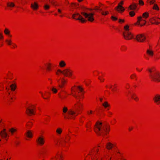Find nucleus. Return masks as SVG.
<instances>
[{
  "label": "nucleus",
  "instance_id": "f257e3e1",
  "mask_svg": "<svg viewBox=\"0 0 160 160\" xmlns=\"http://www.w3.org/2000/svg\"><path fill=\"white\" fill-rule=\"evenodd\" d=\"M101 148L100 146L94 148L85 158V160H111L113 156L109 157L108 155H104L103 157H99L98 153Z\"/></svg>",
  "mask_w": 160,
  "mask_h": 160
},
{
  "label": "nucleus",
  "instance_id": "f03ea898",
  "mask_svg": "<svg viewBox=\"0 0 160 160\" xmlns=\"http://www.w3.org/2000/svg\"><path fill=\"white\" fill-rule=\"evenodd\" d=\"M94 130L98 135H107L110 131V126L109 124H102V122H98L94 126Z\"/></svg>",
  "mask_w": 160,
  "mask_h": 160
},
{
  "label": "nucleus",
  "instance_id": "7ed1b4c3",
  "mask_svg": "<svg viewBox=\"0 0 160 160\" xmlns=\"http://www.w3.org/2000/svg\"><path fill=\"white\" fill-rule=\"evenodd\" d=\"M150 73V77L152 81L156 82H160V74L154 68L148 69Z\"/></svg>",
  "mask_w": 160,
  "mask_h": 160
},
{
  "label": "nucleus",
  "instance_id": "20e7f679",
  "mask_svg": "<svg viewBox=\"0 0 160 160\" xmlns=\"http://www.w3.org/2000/svg\"><path fill=\"white\" fill-rule=\"evenodd\" d=\"M37 106V104H29L26 109L25 112L26 114L29 116L35 115L36 112Z\"/></svg>",
  "mask_w": 160,
  "mask_h": 160
},
{
  "label": "nucleus",
  "instance_id": "39448f33",
  "mask_svg": "<svg viewBox=\"0 0 160 160\" xmlns=\"http://www.w3.org/2000/svg\"><path fill=\"white\" fill-rule=\"evenodd\" d=\"M4 33L6 35L8 36V38L5 41L7 44L10 46V48H14L17 47V45L12 42L11 38L12 35L10 34V31L8 28H5L4 31Z\"/></svg>",
  "mask_w": 160,
  "mask_h": 160
},
{
  "label": "nucleus",
  "instance_id": "423d86ee",
  "mask_svg": "<svg viewBox=\"0 0 160 160\" xmlns=\"http://www.w3.org/2000/svg\"><path fill=\"white\" fill-rule=\"evenodd\" d=\"M76 87L73 86L71 89L70 95L75 98L76 99H80L83 98L84 97V92H76Z\"/></svg>",
  "mask_w": 160,
  "mask_h": 160
},
{
  "label": "nucleus",
  "instance_id": "0eeeda50",
  "mask_svg": "<svg viewBox=\"0 0 160 160\" xmlns=\"http://www.w3.org/2000/svg\"><path fill=\"white\" fill-rule=\"evenodd\" d=\"M79 114V113L76 110L74 111L72 110H69L68 111V114L64 115V118L65 119H74Z\"/></svg>",
  "mask_w": 160,
  "mask_h": 160
},
{
  "label": "nucleus",
  "instance_id": "6e6552de",
  "mask_svg": "<svg viewBox=\"0 0 160 160\" xmlns=\"http://www.w3.org/2000/svg\"><path fill=\"white\" fill-rule=\"evenodd\" d=\"M73 108L77 112L80 114L83 109V104L80 101H77L74 104Z\"/></svg>",
  "mask_w": 160,
  "mask_h": 160
},
{
  "label": "nucleus",
  "instance_id": "1a4fd4ad",
  "mask_svg": "<svg viewBox=\"0 0 160 160\" xmlns=\"http://www.w3.org/2000/svg\"><path fill=\"white\" fill-rule=\"evenodd\" d=\"M81 13L82 15L85 18H87L88 21L92 22L94 21V18L93 16L95 14L94 12H93L88 13L87 12H82Z\"/></svg>",
  "mask_w": 160,
  "mask_h": 160
},
{
  "label": "nucleus",
  "instance_id": "9d476101",
  "mask_svg": "<svg viewBox=\"0 0 160 160\" xmlns=\"http://www.w3.org/2000/svg\"><path fill=\"white\" fill-rule=\"evenodd\" d=\"M124 38L126 40H129L133 38V34L130 32L124 31L123 32Z\"/></svg>",
  "mask_w": 160,
  "mask_h": 160
},
{
  "label": "nucleus",
  "instance_id": "9b49d317",
  "mask_svg": "<svg viewBox=\"0 0 160 160\" xmlns=\"http://www.w3.org/2000/svg\"><path fill=\"white\" fill-rule=\"evenodd\" d=\"M57 82L58 85V87L60 88H62L67 84V80L65 79L64 78H62L57 80Z\"/></svg>",
  "mask_w": 160,
  "mask_h": 160
},
{
  "label": "nucleus",
  "instance_id": "f8f14e48",
  "mask_svg": "<svg viewBox=\"0 0 160 160\" xmlns=\"http://www.w3.org/2000/svg\"><path fill=\"white\" fill-rule=\"evenodd\" d=\"M36 142L38 145L40 146H43L45 142L43 136H41L38 137L36 140Z\"/></svg>",
  "mask_w": 160,
  "mask_h": 160
},
{
  "label": "nucleus",
  "instance_id": "ddd939ff",
  "mask_svg": "<svg viewBox=\"0 0 160 160\" xmlns=\"http://www.w3.org/2000/svg\"><path fill=\"white\" fill-rule=\"evenodd\" d=\"M137 41L139 42H143L145 41L146 37L144 34H139L136 37Z\"/></svg>",
  "mask_w": 160,
  "mask_h": 160
},
{
  "label": "nucleus",
  "instance_id": "4468645a",
  "mask_svg": "<svg viewBox=\"0 0 160 160\" xmlns=\"http://www.w3.org/2000/svg\"><path fill=\"white\" fill-rule=\"evenodd\" d=\"M73 71L69 69H66L63 70V74L64 76L68 77H71L72 75Z\"/></svg>",
  "mask_w": 160,
  "mask_h": 160
},
{
  "label": "nucleus",
  "instance_id": "2eb2a0df",
  "mask_svg": "<svg viewBox=\"0 0 160 160\" xmlns=\"http://www.w3.org/2000/svg\"><path fill=\"white\" fill-rule=\"evenodd\" d=\"M152 100L156 105H160V94H155Z\"/></svg>",
  "mask_w": 160,
  "mask_h": 160
},
{
  "label": "nucleus",
  "instance_id": "dca6fc26",
  "mask_svg": "<svg viewBox=\"0 0 160 160\" xmlns=\"http://www.w3.org/2000/svg\"><path fill=\"white\" fill-rule=\"evenodd\" d=\"M25 135L26 137V140H29L32 139L33 137V134L32 131L30 130H28L25 133Z\"/></svg>",
  "mask_w": 160,
  "mask_h": 160
},
{
  "label": "nucleus",
  "instance_id": "f3484780",
  "mask_svg": "<svg viewBox=\"0 0 160 160\" xmlns=\"http://www.w3.org/2000/svg\"><path fill=\"white\" fill-rule=\"evenodd\" d=\"M116 144L115 143H111V142H107L106 145V148L108 150H112L116 148Z\"/></svg>",
  "mask_w": 160,
  "mask_h": 160
},
{
  "label": "nucleus",
  "instance_id": "a211bd4d",
  "mask_svg": "<svg viewBox=\"0 0 160 160\" xmlns=\"http://www.w3.org/2000/svg\"><path fill=\"white\" fill-rule=\"evenodd\" d=\"M46 66V71L48 73L52 72L53 70V65L50 62L46 63L45 65Z\"/></svg>",
  "mask_w": 160,
  "mask_h": 160
},
{
  "label": "nucleus",
  "instance_id": "6ab92c4d",
  "mask_svg": "<svg viewBox=\"0 0 160 160\" xmlns=\"http://www.w3.org/2000/svg\"><path fill=\"white\" fill-rule=\"evenodd\" d=\"M149 21L152 24L158 25L160 23V19L156 17L151 18Z\"/></svg>",
  "mask_w": 160,
  "mask_h": 160
},
{
  "label": "nucleus",
  "instance_id": "aec40b11",
  "mask_svg": "<svg viewBox=\"0 0 160 160\" xmlns=\"http://www.w3.org/2000/svg\"><path fill=\"white\" fill-rule=\"evenodd\" d=\"M6 83L8 85L12 91H14L16 88V85L14 83H12L9 80L6 81Z\"/></svg>",
  "mask_w": 160,
  "mask_h": 160
},
{
  "label": "nucleus",
  "instance_id": "412c9836",
  "mask_svg": "<svg viewBox=\"0 0 160 160\" xmlns=\"http://www.w3.org/2000/svg\"><path fill=\"white\" fill-rule=\"evenodd\" d=\"M31 8L34 11H37L39 8V5L38 2H34L31 4Z\"/></svg>",
  "mask_w": 160,
  "mask_h": 160
},
{
  "label": "nucleus",
  "instance_id": "4be33fe9",
  "mask_svg": "<svg viewBox=\"0 0 160 160\" xmlns=\"http://www.w3.org/2000/svg\"><path fill=\"white\" fill-rule=\"evenodd\" d=\"M68 94H67L66 92L63 93L60 92L58 94L59 98L61 100H63L66 98L68 96Z\"/></svg>",
  "mask_w": 160,
  "mask_h": 160
},
{
  "label": "nucleus",
  "instance_id": "5701e85b",
  "mask_svg": "<svg viewBox=\"0 0 160 160\" xmlns=\"http://www.w3.org/2000/svg\"><path fill=\"white\" fill-rule=\"evenodd\" d=\"M115 10L118 12L122 13L123 12L125 11V9L124 7L120 5H118L115 8Z\"/></svg>",
  "mask_w": 160,
  "mask_h": 160
},
{
  "label": "nucleus",
  "instance_id": "b1692460",
  "mask_svg": "<svg viewBox=\"0 0 160 160\" xmlns=\"http://www.w3.org/2000/svg\"><path fill=\"white\" fill-rule=\"evenodd\" d=\"M5 129H4L0 132V136L2 138H5L7 140V137L8 136V134L6 132Z\"/></svg>",
  "mask_w": 160,
  "mask_h": 160
},
{
  "label": "nucleus",
  "instance_id": "393cba45",
  "mask_svg": "<svg viewBox=\"0 0 160 160\" xmlns=\"http://www.w3.org/2000/svg\"><path fill=\"white\" fill-rule=\"evenodd\" d=\"M138 4L134 2H133L128 8V10H135L137 8Z\"/></svg>",
  "mask_w": 160,
  "mask_h": 160
},
{
  "label": "nucleus",
  "instance_id": "a878e982",
  "mask_svg": "<svg viewBox=\"0 0 160 160\" xmlns=\"http://www.w3.org/2000/svg\"><path fill=\"white\" fill-rule=\"evenodd\" d=\"M60 145L62 147L65 148L66 149L68 148L70 146L69 142H66L64 140L61 142Z\"/></svg>",
  "mask_w": 160,
  "mask_h": 160
},
{
  "label": "nucleus",
  "instance_id": "bb28decb",
  "mask_svg": "<svg viewBox=\"0 0 160 160\" xmlns=\"http://www.w3.org/2000/svg\"><path fill=\"white\" fill-rule=\"evenodd\" d=\"M39 93L41 94L42 97L44 99H48L49 98V93L48 92H45L44 94L41 92Z\"/></svg>",
  "mask_w": 160,
  "mask_h": 160
},
{
  "label": "nucleus",
  "instance_id": "cd10ccee",
  "mask_svg": "<svg viewBox=\"0 0 160 160\" xmlns=\"http://www.w3.org/2000/svg\"><path fill=\"white\" fill-rule=\"evenodd\" d=\"M91 122L90 121L88 122L86 125V128H87L86 131L87 132H91L92 131L91 125Z\"/></svg>",
  "mask_w": 160,
  "mask_h": 160
},
{
  "label": "nucleus",
  "instance_id": "c85d7f7f",
  "mask_svg": "<svg viewBox=\"0 0 160 160\" xmlns=\"http://www.w3.org/2000/svg\"><path fill=\"white\" fill-rule=\"evenodd\" d=\"M57 160H63L62 156L61 153H58L55 156Z\"/></svg>",
  "mask_w": 160,
  "mask_h": 160
},
{
  "label": "nucleus",
  "instance_id": "c756f323",
  "mask_svg": "<svg viewBox=\"0 0 160 160\" xmlns=\"http://www.w3.org/2000/svg\"><path fill=\"white\" fill-rule=\"evenodd\" d=\"M147 54L150 57H153L154 55L153 52L150 49H148L146 51Z\"/></svg>",
  "mask_w": 160,
  "mask_h": 160
},
{
  "label": "nucleus",
  "instance_id": "7c9ffc66",
  "mask_svg": "<svg viewBox=\"0 0 160 160\" xmlns=\"http://www.w3.org/2000/svg\"><path fill=\"white\" fill-rule=\"evenodd\" d=\"M104 75L102 73H99L98 77V79L100 80V82H104Z\"/></svg>",
  "mask_w": 160,
  "mask_h": 160
},
{
  "label": "nucleus",
  "instance_id": "2f4dec72",
  "mask_svg": "<svg viewBox=\"0 0 160 160\" xmlns=\"http://www.w3.org/2000/svg\"><path fill=\"white\" fill-rule=\"evenodd\" d=\"M66 65L65 62L63 60L60 61L59 62V66L61 68L65 67Z\"/></svg>",
  "mask_w": 160,
  "mask_h": 160
},
{
  "label": "nucleus",
  "instance_id": "473e14b6",
  "mask_svg": "<svg viewBox=\"0 0 160 160\" xmlns=\"http://www.w3.org/2000/svg\"><path fill=\"white\" fill-rule=\"evenodd\" d=\"M33 125L32 122L31 121H28L26 124V127L27 129H30Z\"/></svg>",
  "mask_w": 160,
  "mask_h": 160
},
{
  "label": "nucleus",
  "instance_id": "72a5a7b5",
  "mask_svg": "<svg viewBox=\"0 0 160 160\" xmlns=\"http://www.w3.org/2000/svg\"><path fill=\"white\" fill-rule=\"evenodd\" d=\"M62 132V129L61 128H58L56 130V133L57 135H60Z\"/></svg>",
  "mask_w": 160,
  "mask_h": 160
},
{
  "label": "nucleus",
  "instance_id": "f704fd0d",
  "mask_svg": "<svg viewBox=\"0 0 160 160\" xmlns=\"http://www.w3.org/2000/svg\"><path fill=\"white\" fill-rule=\"evenodd\" d=\"M81 16L79 13L74 14L72 15V18L74 19L78 20Z\"/></svg>",
  "mask_w": 160,
  "mask_h": 160
},
{
  "label": "nucleus",
  "instance_id": "c9c22d12",
  "mask_svg": "<svg viewBox=\"0 0 160 160\" xmlns=\"http://www.w3.org/2000/svg\"><path fill=\"white\" fill-rule=\"evenodd\" d=\"M76 92H83V89L81 87L79 86L77 87H76Z\"/></svg>",
  "mask_w": 160,
  "mask_h": 160
},
{
  "label": "nucleus",
  "instance_id": "e433bc0d",
  "mask_svg": "<svg viewBox=\"0 0 160 160\" xmlns=\"http://www.w3.org/2000/svg\"><path fill=\"white\" fill-rule=\"evenodd\" d=\"M4 37L2 32L0 30V47L2 46V41Z\"/></svg>",
  "mask_w": 160,
  "mask_h": 160
},
{
  "label": "nucleus",
  "instance_id": "4c0bfd02",
  "mask_svg": "<svg viewBox=\"0 0 160 160\" xmlns=\"http://www.w3.org/2000/svg\"><path fill=\"white\" fill-rule=\"evenodd\" d=\"M102 106H103L105 108H107L108 107H110V104L107 101L105 102L104 103L102 104Z\"/></svg>",
  "mask_w": 160,
  "mask_h": 160
},
{
  "label": "nucleus",
  "instance_id": "58836bf2",
  "mask_svg": "<svg viewBox=\"0 0 160 160\" xmlns=\"http://www.w3.org/2000/svg\"><path fill=\"white\" fill-rule=\"evenodd\" d=\"M51 90L53 94H56L58 92V89L55 87L53 86L51 88Z\"/></svg>",
  "mask_w": 160,
  "mask_h": 160
},
{
  "label": "nucleus",
  "instance_id": "ea45409f",
  "mask_svg": "<svg viewBox=\"0 0 160 160\" xmlns=\"http://www.w3.org/2000/svg\"><path fill=\"white\" fill-rule=\"evenodd\" d=\"M112 91L113 92H115L117 91V85L116 84H114L113 85H112Z\"/></svg>",
  "mask_w": 160,
  "mask_h": 160
},
{
  "label": "nucleus",
  "instance_id": "a19ab883",
  "mask_svg": "<svg viewBox=\"0 0 160 160\" xmlns=\"http://www.w3.org/2000/svg\"><path fill=\"white\" fill-rule=\"evenodd\" d=\"M61 74H63V71L60 69H58L55 72V74L58 76H60Z\"/></svg>",
  "mask_w": 160,
  "mask_h": 160
},
{
  "label": "nucleus",
  "instance_id": "79ce46f5",
  "mask_svg": "<svg viewBox=\"0 0 160 160\" xmlns=\"http://www.w3.org/2000/svg\"><path fill=\"white\" fill-rule=\"evenodd\" d=\"M146 21L145 20H143V24H141L140 23V22L139 21H137V22L135 23V25H140V26L142 27L144 25H145L146 24Z\"/></svg>",
  "mask_w": 160,
  "mask_h": 160
},
{
  "label": "nucleus",
  "instance_id": "37998d69",
  "mask_svg": "<svg viewBox=\"0 0 160 160\" xmlns=\"http://www.w3.org/2000/svg\"><path fill=\"white\" fill-rule=\"evenodd\" d=\"M7 6L8 7L12 8L15 6V4L12 2H8L7 3Z\"/></svg>",
  "mask_w": 160,
  "mask_h": 160
},
{
  "label": "nucleus",
  "instance_id": "c03bdc74",
  "mask_svg": "<svg viewBox=\"0 0 160 160\" xmlns=\"http://www.w3.org/2000/svg\"><path fill=\"white\" fill-rule=\"evenodd\" d=\"M149 17V13L148 12H145L142 14V17L146 19Z\"/></svg>",
  "mask_w": 160,
  "mask_h": 160
},
{
  "label": "nucleus",
  "instance_id": "a18cd8bd",
  "mask_svg": "<svg viewBox=\"0 0 160 160\" xmlns=\"http://www.w3.org/2000/svg\"><path fill=\"white\" fill-rule=\"evenodd\" d=\"M129 26L127 24L125 25L123 27V30L125 31H124L129 32Z\"/></svg>",
  "mask_w": 160,
  "mask_h": 160
},
{
  "label": "nucleus",
  "instance_id": "49530a36",
  "mask_svg": "<svg viewBox=\"0 0 160 160\" xmlns=\"http://www.w3.org/2000/svg\"><path fill=\"white\" fill-rule=\"evenodd\" d=\"M130 78L131 79H135V80H137V76L136 74L133 73L131 74L130 76Z\"/></svg>",
  "mask_w": 160,
  "mask_h": 160
},
{
  "label": "nucleus",
  "instance_id": "de8ad7c7",
  "mask_svg": "<svg viewBox=\"0 0 160 160\" xmlns=\"http://www.w3.org/2000/svg\"><path fill=\"white\" fill-rule=\"evenodd\" d=\"M99 8H100V7H99L98 6H95L93 8V9H87L89 10L90 11H92V10H95L96 11L98 10H99L101 11H102V10L101 9H100Z\"/></svg>",
  "mask_w": 160,
  "mask_h": 160
},
{
  "label": "nucleus",
  "instance_id": "09e8293b",
  "mask_svg": "<svg viewBox=\"0 0 160 160\" xmlns=\"http://www.w3.org/2000/svg\"><path fill=\"white\" fill-rule=\"evenodd\" d=\"M131 98L132 99H134L136 101H137L138 100V97L136 95L134 94H133L132 95Z\"/></svg>",
  "mask_w": 160,
  "mask_h": 160
},
{
  "label": "nucleus",
  "instance_id": "8fccbe9b",
  "mask_svg": "<svg viewBox=\"0 0 160 160\" xmlns=\"http://www.w3.org/2000/svg\"><path fill=\"white\" fill-rule=\"evenodd\" d=\"M70 139H71L70 137L68 135H67L66 136L65 139L64 140L66 142H69L70 140Z\"/></svg>",
  "mask_w": 160,
  "mask_h": 160
},
{
  "label": "nucleus",
  "instance_id": "3c124183",
  "mask_svg": "<svg viewBox=\"0 0 160 160\" xmlns=\"http://www.w3.org/2000/svg\"><path fill=\"white\" fill-rule=\"evenodd\" d=\"M78 20H80L82 23H84L87 21L86 20H85L81 16L80 17Z\"/></svg>",
  "mask_w": 160,
  "mask_h": 160
},
{
  "label": "nucleus",
  "instance_id": "603ef678",
  "mask_svg": "<svg viewBox=\"0 0 160 160\" xmlns=\"http://www.w3.org/2000/svg\"><path fill=\"white\" fill-rule=\"evenodd\" d=\"M152 9L154 10H159V8L156 4H155L154 5V6L152 8Z\"/></svg>",
  "mask_w": 160,
  "mask_h": 160
},
{
  "label": "nucleus",
  "instance_id": "864d4df0",
  "mask_svg": "<svg viewBox=\"0 0 160 160\" xmlns=\"http://www.w3.org/2000/svg\"><path fill=\"white\" fill-rule=\"evenodd\" d=\"M50 6L49 5L46 4L43 6V8L45 10H48L50 8Z\"/></svg>",
  "mask_w": 160,
  "mask_h": 160
},
{
  "label": "nucleus",
  "instance_id": "5fc2aeb1",
  "mask_svg": "<svg viewBox=\"0 0 160 160\" xmlns=\"http://www.w3.org/2000/svg\"><path fill=\"white\" fill-rule=\"evenodd\" d=\"M155 2V0H148L147 1V2L149 3L150 5L154 4Z\"/></svg>",
  "mask_w": 160,
  "mask_h": 160
},
{
  "label": "nucleus",
  "instance_id": "6e6d98bb",
  "mask_svg": "<svg viewBox=\"0 0 160 160\" xmlns=\"http://www.w3.org/2000/svg\"><path fill=\"white\" fill-rule=\"evenodd\" d=\"M94 112L92 110H90L89 111H87V114L89 116H90V115L92 114H94Z\"/></svg>",
  "mask_w": 160,
  "mask_h": 160
},
{
  "label": "nucleus",
  "instance_id": "4d7b16f0",
  "mask_svg": "<svg viewBox=\"0 0 160 160\" xmlns=\"http://www.w3.org/2000/svg\"><path fill=\"white\" fill-rule=\"evenodd\" d=\"M135 12L134 11H130L129 13V15L131 17H133L135 15Z\"/></svg>",
  "mask_w": 160,
  "mask_h": 160
},
{
  "label": "nucleus",
  "instance_id": "13d9d810",
  "mask_svg": "<svg viewBox=\"0 0 160 160\" xmlns=\"http://www.w3.org/2000/svg\"><path fill=\"white\" fill-rule=\"evenodd\" d=\"M109 14V12L108 11H102L101 12V14L104 16H106L108 15Z\"/></svg>",
  "mask_w": 160,
  "mask_h": 160
},
{
  "label": "nucleus",
  "instance_id": "bf43d9fd",
  "mask_svg": "<svg viewBox=\"0 0 160 160\" xmlns=\"http://www.w3.org/2000/svg\"><path fill=\"white\" fill-rule=\"evenodd\" d=\"M9 131L11 133V134L12 135L16 132V130L13 128H12L9 129Z\"/></svg>",
  "mask_w": 160,
  "mask_h": 160
},
{
  "label": "nucleus",
  "instance_id": "052dcab7",
  "mask_svg": "<svg viewBox=\"0 0 160 160\" xmlns=\"http://www.w3.org/2000/svg\"><path fill=\"white\" fill-rule=\"evenodd\" d=\"M68 110V108L66 107H64L62 109V111L63 113H66Z\"/></svg>",
  "mask_w": 160,
  "mask_h": 160
},
{
  "label": "nucleus",
  "instance_id": "680f3d73",
  "mask_svg": "<svg viewBox=\"0 0 160 160\" xmlns=\"http://www.w3.org/2000/svg\"><path fill=\"white\" fill-rule=\"evenodd\" d=\"M85 119V117L84 116H82L80 118V121L82 122H83Z\"/></svg>",
  "mask_w": 160,
  "mask_h": 160
},
{
  "label": "nucleus",
  "instance_id": "e2e57ef3",
  "mask_svg": "<svg viewBox=\"0 0 160 160\" xmlns=\"http://www.w3.org/2000/svg\"><path fill=\"white\" fill-rule=\"evenodd\" d=\"M111 19L113 21H116L117 20H118V18H117L114 17V16H112L111 17Z\"/></svg>",
  "mask_w": 160,
  "mask_h": 160
},
{
  "label": "nucleus",
  "instance_id": "0e129e2a",
  "mask_svg": "<svg viewBox=\"0 0 160 160\" xmlns=\"http://www.w3.org/2000/svg\"><path fill=\"white\" fill-rule=\"evenodd\" d=\"M139 4H140V5L141 6H143L144 5V2L142 0H139Z\"/></svg>",
  "mask_w": 160,
  "mask_h": 160
},
{
  "label": "nucleus",
  "instance_id": "69168bd1",
  "mask_svg": "<svg viewBox=\"0 0 160 160\" xmlns=\"http://www.w3.org/2000/svg\"><path fill=\"white\" fill-rule=\"evenodd\" d=\"M125 22V20L124 19H119L118 20V22L120 23H124Z\"/></svg>",
  "mask_w": 160,
  "mask_h": 160
},
{
  "label": "nucleus",
  "instance_id": "338daca9",
  "mask_svg": "<svg viewBox=\"0 0 160 160\" xmlns=\"http://www.w3.org/2000/svg\"><path fill=\"white\" fill-rule=\"evenodd\" d=\"M142 17L140 16L138 17L137 18L138 20L140 22L142 21L143 22V20L142 19Z\"/></svg>",
  "mask_w": 160,
  "mask_h": 160
},
{
  "label": "nucleus",
  "instance_id": "774afa93",
  "mask_svg": "<svg viewBox=\"0 0 160 160\" xmlns=\"http://www.w3.org/2000/svg\"><path fill=\"white\" fill-rule=\"evenodd\" d=\"M52 5H53L54 6H58L59 5V4L58 3L55 1V2H53V4Z\"/></svg>",
  "mask_w": 160,
  "mask_h": 160
}]
</instances>
